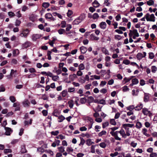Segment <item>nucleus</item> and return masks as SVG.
Segmentation results:
<instances>
[{"instance_id":"nucleus-1","label":"nucleus","mask_w":157,"mask_h":157,"mask_svg":"<svg viewBox=\"0 0 157 157\" xmlns=\"http://www.w3.org/2000/svg\"><path fill=\"white\" fill-rule=\"evenodd\" d=\"M30 31L28 29H23L21 33L20 34V36L21 37L27 38L29 34Z\"/></svg>"},{"instance_id":"nucleus-2","label":"nucleus","mask_w":157,"mask_h":157,"mask_svg":"<svg viewBox=\"0 0 157 157\" xmlns=\"http://www.w3.org/2000/svg\"><path fill=\"white\" fill-rule=\"evenodd\" d=\"M89 124H86V126L88 127V129H90L92 127L93 124L94 123V121L93 119L90 117H89L88 119Z\"/></svg>"},{"instance_id":"nucleus-3","label":"nucleus","mask_w":157,"mask_h":157,"mask_svg":"<svg viewBox=\"0 0 157 157\" xmlns=\"http://www.w3.org/2000/svg\"><path fill=\"white\" fill-rule=\"evenodd\" d=\"M5 129L6 131L5 135L6 136H10L13 132V130L10 128L5 127Z\"/></svg>"},{"instance_id":"nucleus-4","label":"nucleus","mask_w":157,"mask_h":157,"mask_svg":"<svg viewBox=\"0 0 157 157\" xmlns=\"http://www.w3.org/2000/svg\"><path fill=\"white\" fill-rule=\"evenodd\" d=\"M142 112L144 115L147 116L148 114H149V116H150L152 114L151 111H149L148 109L146 108L143 109Z\"/></svg>"},{"instance_id":"nucleus-5","label":"nucleus","mask_w":157,"mask_h":157,"mask_svg":"<svg viewBox=\"0 0 157 157\" xmlns=\"http://www.w3.org/2000/svg\"><path fill=\"white\" fill-rule=\"evenodd\" d=\"M41 36L40 34H34L32 35V39L33 41H35L37 39L40 38Z\"/></svg>"},{"instance_id":"nucleus-6","label":"nucleus","mask_w":157,"mask_h":157,"mask_svg":"<svg viewBox=\"0 0 157 157\" xmlns=\"http://www.w3.org/2000/svg\"><path fill=\"white\" fill-rule=\"evenodd\" d=\"M31 45V42L27 41L22 44V46L23 48H26L29 47Z\"/></svg>"},{"instance_id":"nucleus-7","label":"nucleus","mask_w":157,"mask_h":157,"mask_svg":"<svg viewBox=\"0 0 157 157\" xmlns=\"http://www.w3.org/2000/svg\"><path fill=\"white\" fill-rule=\"evenodd\" d=\"M149 98V94L147 93H144V101L145 102H147L148 101Z\"/></svg>"},{"instance_id":"nucleus-8","label":"nucleus","mask_w":157,"mask_h":157,"mask_svg":"<svg viewBox=\"0 0 157 157\" xmlns=\"http://www.w3.org/2000/svg\"><path fill=\"white\" fill-rule=\"evenodd\" d=\"M22 104L25 107H29L30 104V102L28 99H25L22 102Z\"/></svg>"},{"instance_id":"nucleus-9","label":"nucleus","mask_w":157,"mask_h":157,"mask_svg":"<svg viewBox=\"0 0 157 157\" xmlns=\"http://www.w3.org/2000/svg\"><path fill=\"white\" fill-rule=\"evenodd\" d=\"M107 26L105 22L102 21L101 22L99 26L100 28L103 29H105Z\"/></svg>"},{"instance_id":"nucleus-10","label":"nucleus","mask_w":157,"mask_h":157,"mask_svg":"<svg viewBox=\"0 0 157 157\" xmlns=\"http://www.w3.org/2000/svg\"><path fill=\"white\" fill-rule=\"evenodd\" d=\"M80 49L81 51V53L83 54H85L87 51V48L83 46L81 47L80 48Z\"/></svg>"},{"instance_id":"nucleus-11","label":"nucleus","mask_w":157,"mask_h":157,"mask_svg":"<svg viewBox=\"0 0 157 157\" xmlns=\"http://www.w3.org/2000/svg\"><path fill=\"white\" fill-rule=\"evenodd\" d=\"M33 120L30 119L29 121H24V126H28L29 125H31L32 124Z\"/></svg>"},{"instance_id":"nucleus-12","label":"nucleus","mask_w":157,"mask_h":157,"mask_svg":"<svg viewBox=\"0 0 157 157\" xmlns=\"http://www.w3.org/2000/svg\"><path fill=\"white\" fill-rule=\"evenodd\" d=\"M76 78H77V76L75 74L70 75L69 76V79L71 81H74Z\"/></svg>"},{"instance_id":"nucleus-13","label":"nucleus","mask_w":157,"mask_h":157,"mask_svg":"<svg viewBox=\"0 0 157 157\" xmlns=\"http://www.w3.org/2000/svg\"><path fill=\"white\" fill-rule=\"evenodd\" d=\"M143 106V104L142 103H140L139 105H137L135 107V109L136 110L139 111L142 109Z\"/></svg>"},{"instance_id":"nucleus-14","label":"nucleus","mask_w":157,"mask_h":157,"mask_svg":"<svg viewBox=\"0 0 157 157\" xmlns=\"http://www.w3.org/2000/svg\"><path fill=\"white\" fill-rule=\"evenodd\" d=\"M81 22V21H80L78 17L73 21L72 23L74 25H78Z\"/></svg>"},{"instance_id":"nucleus-15","label":"nucleus","mask_w":157,"mask_h":157,"mask_svg":"<svg viewBox=\"0 0 157 157\" xmlns=\"http://www.w3.org/2000/svg\"><path fill=\"white\" fill-rule=\"evenodd\" d=\"M92 4L93 6L95 8H97L100 5L99 3L96 0L94 1V2L92 3Z\"/></svg>"},{"instance_id":"nucleus-16","label":"nucleus","mask_w":157,"mask_h":157,"mask_svg":"<svg viewBox=\"0 0 157 157\" xmlns=\"http://www.w3.org/2000/svg\"><path fill=\"white\" fill-rule=\"evenodd\" d=\"M90 39L92 40H98L99 38V37L95 36L94 34H92L90 36Z\"/></svg>"},{"instance_id":"nucleus-17","label":"nucleus","mask_w":157,"mask_h":157,"mask_svg":"<svg viewBox=\"0 0 157 157\" xmlns=\"http://www.w3.org/2000/svg\"><path fill=\"white\" fill-rule=\"evenodd\" d=\"M136 58L138 60L141 59L143 58V54L141 53H138L136 55Z\"/></svg>"},{"instance_id":"nucleus-18","label":"nucleus","mask_w":157,"mask_h":157,"mask_svg":"<svg viewBox=\"0 0 157 157\" xmlns=\"http://www.w3.org/2000/svg\"><path fill=\"white\" fill-rule=\"evenodd\" d=\"M58 121L59 122H62L64 119H65V118L63 115H61L58 117Z\"/></svg>"},{"instance_id":"nucleus-19","label":"nucleus","mask_w":157,"mask_h":157,"mask_svg":"<svg viewBox=\"0 0 157 157\" xmlns=\"http://www.w3.org/2000/svg\"><path fill=\"white\" fill-rule=\"evenodd\" d=\"M86 144L88 146H90L92 144H94V142H92L91 141V139H90L87 140L86 141Z\"/></svg>"},{"instance_id":"nucleus-20","label":"nucleus","mask_w":157,"mask_h":157,"mask_svg":"<svg viewBox=\"0 0 157 157\" xmlns=\"http://www.w3.org/2000/svg\"><path fill=\"white\" fill-rule=\"evenodd\" d=\"M68 103L69 104V107L70 108H72L74 105L73 101L72 100L69 101H68Z\"/></svg>"},{"instance_id":"nucleus-21","label":"nucleus","mask_w":157,"mask_h":157,"mask_svg":"<svg viewBox=\"0 0 157 157\" xmlns=\"http://www.w3.org/2000/svg\"><path fill=\"white\" fill-rule=\"evenodd\" d=\"M45 17L46 19H50L52 17V14L50 13H48L45 15Z\"/></svg>"},{"instance_id":"nucleus-22","label":"nucleus","mask_w":157,"mask_h":157,"mask_svg":"<svg viewBox=\"0 0 157 157\" xmlns=\"http://www.w3.org/2000/svg\"><path fill=\"white\" fill-rule=\"evenodd\" d=\"M80 101L81 104H84L86 101V99L85 97L81 98L80 99Z\"/></svg>"},{"instance_id":"nucleus-23","label":"nucleus","mask_w":157,"mask_h":157,"mask_svg":"<svg viewBox=\"0 0 157 157\" xmlns=\"http://www.w3.org/2000/svg\"><path fill=\"white\" fill-rule=\"evenodd\" d=\"M21 23V21L18 19H17L16 20L15 22V25L16 26H19L20 25Z\"/></svg>"},{"instance_id":"nucleus-24","label":"nucleus","mask_w":157,"mask_h":157,"mask_svg":"<svg viewBox=\"0 0 157 157\" xmlns=\"http://www.w3.org/2000/svg\"><path fill=\"white\" fill-rule=\"evenodd\" d=\"M94 98L92 96H89L88 98V101L89 103H90L93 102L94 100Z\"/></svg>"},{"instance_id":"nucleus-25","label":"nucleus","mask_w":157,"mask_h":157,"mask_svg":"<svg viewBox=\"0 0 157 157\" xmlns=\"http://www.w3.org/2000/svg\"><path fill=\"white\" fill-rule=\"evenodd\" d=\"M130 80V78H127V77H125L124 78L122 81L123 83L124 84H125L129 82Z\"/></svg>"},{"instance_id":"nucleus-26","label":"nucleus","mask_w":157,"mask_h":157,"mask_svg":"<svg viewBox=\"0 0 157 157\" xmlns=\"http://www.w3.org/2000/svg\"><path fill=\"white\" fill-rule=\"evenodd\" d=\"M50 5V4L48 2H43L42 3V6L45 8L48 7Z\"/></svg>"},{"instance_id":"nucleus-27","label":"nucleus","mask_w":157,"mask_h":157,"mask_svg":"<svg viewBox=\"0 0 157 157\" xmlns=\"http://www.w3.org/2000/svg\"><path fill=\"white\" fill-rule=\"evenodd\" d=\"M93 19L94 20L97 19L99 17L98 13H95L93 15Z\"/></svg>"},{"instance_id":"nucleus-28","label":"nucleus","mask_w":157,"mask_h":157,"mask_svg":"<svg viewBox=\"0 0 157 157\" xmlns=\"http://www.w3.org/2000/svg\"><path fill=\"white\" fill-rule=\"evenodd\" d=\"M106 132L105 131L103 130L100 132L98 134V136L100 137H101L103 135H106Z\"/></svg>"},{"instance_id":"nucleus-29","label":"nucleus","mask_w":157,"mask_h":157,"mask_svg":"<svg viewBox=\"0 0 157 157\" xmlns=\"http://www.w3.org/2000/svg\"><path fill=\"white\" fill-rule=\"evenodd\" d=\"M94 110L95 111V113L94 114V116L95 117L97 118L99 117V114L98 112V111L95 110V109L93 108Z\"/></svg>"},{"instance_id":"nucleus-30","label":"nucleus","mask_w":157,"mask_h":157,"mask_svg":"<svg viewBox=\"0 0 157 157\" xmlns=\"http://www.w3.org/2000/svg\"><path fill=\"white\" fill-rule=\"evenodd\" d=\"M133 35L137 37L139 36V35L137 32V30L136 29H134L133 30Z\"/></svg>"},{"instance_id":"nucleus-31","label":"nucleus","mask_w":157,"mask_h":157,"mask_svg":"<svg viewBox=\"0 0 157 157\" xmlns=\"http://www.w3.org/2000/svg\"><path fill=\"white\" fill-rule=\"evenodd\" d=\"M147 129L145 128L143 129L142 130V133L145 136H149V135L147 133Z\"/></svg>"},{"instance_id":"nucleus-32","label":"nucleus","mask_w":157,"mask_h":157,"mask_svg":"<svg viewBox=\"0 0 157 157\" xmlns=\"http://www.w3.org/2000/svg\"><path fill=\"white\" fill-rule=\"evenodd\" d=\"M118 133V131H116L115 132L114 131H111L110 134L113 136L115 137L116 136H117V134Z\"/></svg>"},{"instance_id":"nucleus-33","label":"nucleus","mask_w":157,"mask_h":157,"mask_svg":"<svg viewBox=\"0 0 157 157\" xmlns=\"http://www.w3.org/2000/svg\"><path fill=\"white\" fill-rule=\"evenodd\" d=\"M8 13L9 16L10 18L13 17L15 16V13L12 11L8 12Z\"/></svg>"},{"instance_id":"nucleus-34","label":"nucleus","mask_w":157,"mask_h":157,"mask_svg":"<svg viewBox=\"0 0 157 157\" xmlns=\"http://www.w3.org/2000/svg\"><path fill=\"white\" fill-rule=\"evenodd\" d=\"M132 82L133 83V84L134 85L137 84L139 83L138 80L136 78L133 79Z\"/></svg>"},{"instance_id":"nucleus-35","label":"nucleus","mask_w":157,"mask_h":157,"mask_svg":"<svg viewBox=\"0 0 157 157\" xmlns=\"http://www.w3.org/2000/svg\"><path fill=\"white\" fill-rule=\"evenodd\" d=\"M133 124H123V126L124 128L127 127L132 128L133 126Z\"/></svg>"},{"instance_id":"nucleus-36","label":"nucleus","mask_w":157,"mask_h":157,"mask_svg":"<svg viewBox=\"0 0 157 157\" xmlns=\"http://www.w3.org/2000/svg\"><path fill=\"white\" fill-rule=\"evenodd\" d=\"M85 69L83 63H81L78 67V69L79 71L83 70Z\"/></svg>"},{"instance_id":"nucleus-37","label":"nucleus","mask_w":157,"mask_h":157,"mask_svg":"<svg viewBox=\"0 0 157 157\" xmlns=\"http://www.w3.org/2000/svg\"><path fill=\"white\" fill-rule=\"evenodd\" d=\"M142 124L140 122L138 121L136 123V127L137 128H140L142 127Z\"/></svg>"},{"instance_id":"nucleus-38","label":"nucleus","mask_w":157,"mask_h":157,"mask_svg":"<svg viewBox=\"0 0 157 157\" xmlns=\"http://www.w3.org/2000/svg\"><path fill=\"white\" fill-rule=\"evenodd\" d=\"M58 32L59 34L61 35L63 34L65 32V31L64 29H60L58 30Z\"/></svg>"},{"instance_id":"nucleus-39","label":"nucleus","mask_w":157,"mask_h":157,"mask_svg":"<svg viewBox=\"0 0 157 157\" xmlns=\"http://www.w3.org/2000/svg\"><path fill=\"white\" fill-rule=\"evenodd\" d=\"M21 152V153H24L26 152V150L24 146H22Z\"/></svg>"},{"instance_id":"nucleus-40","label":"nucleus","mask_w":157,"mask_h":157,"mask_svg":"<svg viewBox=\"0 0 157 157\" xmlns=\"http://www.w3.org/2000/svg\"><path fill=\"white\" fill-rule=\"evenodd\" d=\"M10 100L13 103L14 102L16 101L15 98L13 96H10Z\"/></svg>"},{"instance_id":"nucleus-41","label":"nucleus","mask_w":157,"mask_h":157,"mask_svg":"<svg viewBox=\"0 0 157 157\" xmlns=\"http://www.w3.org/2000/svg\"><path fill=\"white\" fill-rule=\"evenodd\" d=\"M134 109H135L134 106L133 105H131L127 107V110L132 111Z\"/></svg>"},{"instance_id":"nucleus-42","label":"nucleus","mask_w":157,"mask_h":157,"mask_svg":"<svg viewBox=\"0 0 157 157\" xmlns=\"http://www.w3.org/2000/svg\"><path fill=\"white\" fill-rule=\"evenodd\" d=\"M61 94L63 97H65L67 94V91L66 90H63L61 92Z\"/></svg>"},{"instance_id":"nucleus-43","label":"nucleus","mask_w":157,"mask_h":157,"mask_svg":"<svg viewBox=\"0 0 157 157\" xmlns=\"http://www.w3.org/2000/svg\"><path fill=\"white\" fill-rule=\"evenodd\" d=\"M110 123L111 124L113 125H115L116 124V122L115 121V119H110Z\"/></svg>"},{"instance_id":"nucleus-44","label":"nucleus","mask_w":157,"mask_h":157,"mask_svg":"<svg viewBox=\"0 0 157 157\" xmlns=\"http://www.w3.org/2000/svg\"><path fill=\"white\" fill-rule=\"evenodd\" d=\"M78 17L80 20V21L82 22L85 19V16L84 14H81Z\"/></svg>"},{"instance_id":"nucleus-45","label":"nucleus","mask_w":157,"mask_h":157,"mask_svg":"<svg viewBox=\"0 0 157 157\" xmlns=\"http://www.w3.org/2000/svg\"><path fill=\"white\" fill-rule=\"evenodd\" d=\"M72 28V26L70 24H67V28L66 29V31L68 32L70 30V29Z\"/></svg>"},{"instance_id":"nucleus-46","label":"nucleus","mask_w":157,"mask_h":157,"mask_svg":"<svg viewBox=\"0 0 157 157\" xmlns=\"http://www.w3.org/2000/svg\"><path fill=\"white\" fill-rule=\"evenodd\" d=\"M4 153L5 154H6L8 153H11L12 152V151L10 149H5L4 150Z\"/></svg>"},{"instance_id":"nucleus-47","label":"nucleus","mask_w":157,"mask_h":157,"mask_svg":"<svg viewBox=\"0 0 157 157\" xmlns=\"http://www.w3.org/2000/svg\"><path fill=\"white\" fill-rule=\"evenodd\" d=\"M58 149L59 151L61 153H63L65 151L64 147L63 146L58 147Z\"/></svg>"},{"instance_id":"nucleus-48","label":"nucleus","mask_w":157,"mask_h":157,"mask_svg":"<svg viewBox=\"0 0 157 157\" xmlns=\"http://www.w3.org/2000/svg\"><path fill=\"white\" fill-rule=\"evenodd\" d=\"M151 69L152 72L153 73H155L157 70V68L156 66H152L151 67Z\"/></svg>"},{"instance_id":"nucleus-49","label":"nucleus","mask_w":157,"mask_h":157,"mask_svg":"<svg viewBox=\"0 0 157 157\" xmlns=\"http://www.w3.org/2000/svg\"><path fill=\"white\" fill-rule=\"evenodd\" d=\"M73 151V149L71 147H67V151L68 153L72 152Z\"/></svg>"},{"instance_id":"nucleus-50","label":"nucleus","mask_w":157,"mask_h":157,"mask_svg":"<svg viewBox=\"0 0 157 157\" xmlns=\"http://www.w3.org/2000/svg\"><path fill=\"white\" fill-rule=\"evenodd\" d=\"M150 18L151 21L154 22L155 21V17L153 14H152L150 15Z\"/></svg>"},{"instance_id":"nucleus-51","label":"nucleus","mask_w":157,"mask_h":157,"mask_svg":"<svg viewBox=\"0 0 157 157\" xmlns=\"http://www.w3.org/2000/svg\"><path fill=\"white\" fill-rule=\"evenodd\" d=\"M95 146L92 145L91 147V151L90 152L92 153H94L95 152Z\"/></svg>"},{"instance_id":"nucleus-52","label":"nucleus","mask_w":157,"mask_h":157,"mask_svg":"<svg viewBox=\"0 0 157 157\" xmlns=\"http://www.w3.org/2000/svg\"><path fill=\"white\" fill-rule=\"evenodd\" d=\"M85 80H82V82L84 83L85 82V81H89L90 80L89 77L88 75H86L85 77L84 78Z\"/></svg>"},{"instance_id":"nucleus-53","label":"nucleus","mask_w":157,"mask_h":157,"mask_svg":"<svg viewBox=\"0 0 157 157\" xmlns=\"http://www.w3.org/2000/svg\"><path fill=\"white\" fill-rule=\"evenodd\" d=\"M80 140H81L80 143L79 144V145L80 146L81 145H83V144H84V143L85 142V140L82 138H81Z\"/></svg>"},{"instance_id":"nucleus-54","label":"nucleus","mask_w":157,"mask_h":157,"mask_svg":"<svg viewBox=\"0 0 157 157\" xmlns=\"http://www.w3.org/2000/svg\"><path fill=\"white\" fill-rule=\"evenodd\" d=\"M59 133V131L58 130L56 131H52L51 132V134L54 136H56Z\"/></svg>"},{"instance_id":"nucleus-55","label":"nucleus","mask_w":157,"mask_h":157,"mask_svg":"<svg viewBox=\"0 0 157 157\" xmlns=\"http://www.w3.org/2000/svg\"><path fill=\"white\" fill-rule=\"evenodd\" d=\"M99 146L102 148H105L106 147V144L104 142H102L99 144Z\"/></svg>"},{"instance_id":"nucleus-56","label":"nucleus","mask_w":157,"mask_h":157,"mask_svg":"<svg viewBox=\"0 0 157 157\" xmlns=\"http://www.w3.org/2000/svg\"><path fill=\"white\" fill-rule=\"evenodd\" d=\"M66 22L65 21H63L61 22V27L64 28L66 26Z\"/></svg>"},{"instance_id":"nucleus-57","label":"nucleus","mask_w":157,"mask_h":157,"mask_svg":"<svg viewBox=\"0 0 157 157\" xmlns=\"http://www.w3.org/2000/svg\"><path fill=\"white\" fill-rule=\"evenodd\" d=\"M5 91V88L3 85H2L0 86V92H4Z\"/></svg>"},{"instance_id":"nucleus-58","label":"nucleus","mask_w":157,"mask_h":157,"mask_svg":"<svg viewBox=\"0 0 157 157\" xmlns=\"http://www.w3.org/2000/svg\"><path fill=\"white\" fill-rule=\"evenodd\" d=\"M147 4L149 6L152 5L154 4V1H148L147 2Z\"/></svg>"},{"instance_id":"nucleus-59","label":"nucleus","mask_w":157,"mask_h":157,"mask_svg":"<svg viewBox=\"0 0 157 157\" xmlns=\"http://www.w3.org/2000/svg\"><path fill=\"white\" fill-rule=\"evenodd\" d=\"M20 105V103L19 102H17L14 103L13 105V107H16L19 106Z\"/></svg>"},{"instance_id":"nucleus-60","label":"nucleus","mask_w":157,"mask_h":157,"mask_svg":"<svg viewBox=\"0 0 157 157\" xmlns=\"http://www.w3.org/2000/svg\"><path fill=\"white\" fill-rule=\"evenodd\" d=\"M102 107V106H101L100 105H98L95 109L97 111H101V109Z\"/></svg>"},{"instance_id":"nucleus-61","label":"nucleus","mask_w":157,"mask_h":157,"mask_svg":"<svg viewBox=\"0 0 157 157\" xmlns=\"http://www.w3.org/2000/svg\"><path fill=\"white\" fill-rule=\"evenodd\" d=\"M108 122H105L102 124V128H104L109 125Z\"/></svg>"},{"instance_id":"nucleus-62","label":"nucleus","mask_w":157,"mask_h":157,"mask_svg":"<svg viewBox=\"0 0 157 157\" xmlns=\"http://www.w3.org/2000/svg\"><path fill=\"white\" fill-rule=\"evenodd\" d=\"M59 78V77L58 75H56V76H53L52 77V79L54 81H56Z\"/></svg>"},{"instance_id":"nucleus-63","label":"nucleus","mask_w":157,"mask_h":157,"mask_svg":"<svg viewBox=\"0 0 157 157\" xmlns=\"http://www.w3.org/2000/svg\"><path fill=\"white\" fill-rule=\"evenodd\" d=\"M11 63L12 64H17L18 61L16 59H12Z\"/></svg>"},{"instance_id":"nucleus-64","label":"nucleus","mask_w":157,"mask_h":157,"mask_svg":"<svg viewBox=\"0 0 157 157\" xmlns=\"http://www.w3.org/2000/svg\"><path fill=\"white\" fill-rule=\"evenodd\" d=\"M16 16L18 18L21 17L22 16V14L20 13V12L19 11L16 13Z\"/></svg>"}]
</instances>
